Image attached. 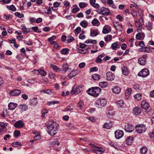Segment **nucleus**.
<instances>
[{"label": "nucleus", "instance_id": "1", "mask_svg": "<svg viewBox=\"0 0 154 154\" xmlns=\"http://www.w3.org/2000/svg\"><path fill=\"white\" fill-rule=\"evenodd\" d=\"M58 125L55 122H52L51 124H48L47 125L48 130V132L51 136L55 135L58 131L57 127Z\"/></svg>", "mask_w": 154, "mask_h": 154}, {"label": "nucleus", "instance_id": "2", "mask_svg": "<svg viewBox=\"0 0 154 154\" xmlns=\"http://www.w3.org/2000/svg\"><path fill=\"white\" fill-rule=\"evenodd\" d=\"M101 90V88L99 87H92L89 88L86 92L89 95L94 97H97L100 94Z\"/></svg>", "mask_w": 154, "mask_h": 154}, {"label": "nucleus", "instance_id": "3", "mask_svg": "<svg viewBox=\"0 0 154 154\" xmlns=\"http://www.w3.org/2000/svg\"><path fill=\"white\" fill-rule=\"evenodd\" d=\"M97 12L99 14L105 16H108L110 14L109 10L104 7H102L97 9Z\"/></svg>", "mask_w": 154, "mask_h": 154}, {"label": "nucleus", "instance_id": "4", "mask_svg": "<svg viewBox=\"0 0 154 154\" xmlns=\"http://www.w3.org/2000/svg\"><path fill=\"white\" fill-rule=\"evenodd\" d=\"M106 103V101L105 99L100 98L96 101V105L97 107L101 108L105 106Z\"/></svg>", "mask_w": 154, "mask_h": 154}, {"label": "nucleus", "instance_id": "5", "mask_svg": "<svg viewBox=\"0 0 154 154\" xmlns=\"http://www.w3.org/2000/svg\"><path fill=\"white\" fill-rule=\"evenodd\" d=\"M136 129L138 133H142L145 131L146 128L145 125L143 124H140L136 126Z\"/></svg>", "mask_w": 154, "mask_h": 154}, {"label": "nucleus", "instance_id": "6", "mask_svg": "<svg viewBox=\"0 0 154 154\" xmlns=\"http://www.w3.org/2000/svg\"><path fill=\"white\" fill-rule=\"evenodd\" d=\"M82 88L83 87L82 86H74L72 87L71 93L75 94H79L83 91Z\"/></svg>", "mask_w": 154, "mask_h": 154}, {"label": "nucleus", "instance_id": "7", "mask_svg": "<svg viewBox=\"0 0 154 154\" xmlns=\"http://www.w3.org/2000/svg\"><path fill=\"white\" fill-rule=\"evenodd\" d=\"M149 70L146 68L142 69L138 74L140 76L145 77L149 75Z\"/></svg>", "mask_w": 154, "mask_h": 154}, {"label": "nucleus", "instance_id": "8", "mask_svg": "<svg viewBox=\"0 0 154 154\" xmlns=\"http://www.w3.org/2000/svg\"><path fill=\"white\" fill-rule=\"evenodd\" d=\"M147 57L146 55H144L142 57H140L138 60V63L141 65H144L146 63V58Z\"/></svg>", "mask_w": 154, "mask_h": 154}, {"label": "nucleus", "instance_id": "9", "mask_svg": "<svg viewBox=\"0 0 154 154\" xmlns=\"http://www.w3.org/2000/svg\"><path fill=\"white\" fill-rule=\"evenodd\" d=\"M106 79L107 80L111 81H113L115 78V75L113 73L111 72H108L106 74Z\"/></svg>", "mask_w": 154, "mask_h": 154}, {"label": "nucleus", "instance_id": "10", "mask_svg": "<svg viewBox=\"0 0 154 154\" xmlns=\"http://www.w3.org/2000/svg\"><path fill=\"white\" fill-rule=\"evenodd\" d=\"M115 137L117 139H119L123 136L124 133L122 130H117L115 131Z\"/></svg>", "mask_w": 154, "mask_h": 154}, {"label": "nucleus", "instance_id": "11", "mask_svg": "<svg viewBox=\"0 0 154 154\" xmlns=\"http://www.w3.org/2000/svg\"><path fill=\"white\" fill-rule=\"evenodd\" d=\"M124 128H125V130L127 132H131L134 130V128L130 124H127L125 125Z\"/></svg>", "mask_w": 154, "mask_h": 154}, {"label": "nucleus", "instance_id": "12", "mask_svg": "<svg viewBox=\"0 0 154 154\" xmlns=\"http://www.w3.org/2000/svg\"><path fill=\"white\" fill-rule=\"evenodd\" d=\"M96 149H93V151L94 152L97 154H102L101 152H104L105 151V149L100 147H96Z\"/></svg>", "mask_w": 154, "mask_h": 154}, {"label": "nucleus", "instance_id": "13", "mask_svg": "<svg viewBox=\"0 0 154 154\" xmlns=\"http://www.w3.org/2000/svg\"><path fill=\"white\" fill-rule=\"evenodd\" d=\"M111 31V28L109 25H106L104 26L102 32L103 34H106Z\"/></svg>", "mask_w": 154, "mask_h": 154}, {"label": "nucleus", "instance_id": "14", "mask_svg": "<svg viewBox=\"0 0 154 154\" xmlns=\"http://www.w3.org/2000/svg\"><path fill=\"white\" fill-rule=\"evenodd\" d=\"M24 125L23 122L21 120H19L15 123L14 126L16 128H22Z\"/></svg>", "mask_w": 154, "mask_h": 154}, {"label": "nucleus", "instance_id": "15", "mask_svg": "<svg viewBox=\"0 0 154 154\" xmlns=\"http://www.w3.org/2000/svg\"><path fill=\"white\" fill-rule=\"evenodd\" d=\"M21 92V91L20 90L15 89L11 91L10 92L9 94L10 96H16L19 95Z\"/></svg>", "mask_w": 154, "mask_h": 154}, {"label": "nucleus", "instance_id": "16", "mask_svg": "<svg viewBox=\"0 0 154 154\" xmlns=\"http://www.w3.org/2000/svg\"><path fill=\"white\" fill-rule=\"evenodd\" d=\"M112 90L113 93L115 94H119L120 92L121 89L119 87L115 86L113 87Z\"/></svg>", "mask_w": 154, "mask_h": 154}, {"label": "nucleus", "instance_id": "17", "mask_svg": "<svg viewBox=\"0 0 154 154\" xmlns=\"http://www.w3.org/2000/svg\"><path fill=\"white\" fill-rule=\"evenodd\" d=\"M141 112V108L138 107H136L133 109V113L136 115H140Z\"/></svg>", "mask_w": 154, "mask_h": 154}, {"label": "nucleus", "instance_id": "18", "mask_svg": "<svg viewBox=\"0 0 154 154\" xmlns=\"http://www.w3.org/2000/svg\"><path fill=\"white\" fill-rule=\"evenodd\" d=\"M134 138L131 136L128 137L125 140L126 143L128 145H131L133 143Z\"/></svg>", "mask_w": 154, "mask_h": 154}, {"label": "nucleus", "instance_id": "19", "mask_svg": "<svg viewBox=\"0 0 154 154\" xmlns=\"http://www.w3.org/2000/svg\"><path fill=\"white\" fill-rule=\"evenodd\" d=\"M17 105L16 103H10L8 105V109L13 110L17 106Z\"/></svg>", "mask_w": 154, "mask_h": 154}, {"label": "nucleus", "instance_id": "20", "mask_svg": "<svg viewBox=\"0 0 154 154\" xmlns=\"http://www.w3.org/2000/svg\"><path fill=\"white\" fill-rule=\"evenodd\" d=\"M122 74L125 75H127L129 73L128 68L125 66H123L122 69Z\"/></svg>", "mask_w": 154, "mask_h": 154}, {"label": "nucleus", "instance_id": "21", "mask_svg": "<svg viewBox=\"0 0 154 154\" xmlns=\"http://www.w3.org/2000/svg\"><path fill=\"white\" fill-rule=\"evenodd\" d=\"M149 105L148 103L145 101H143L141 102V107L144 109H147L149 107Z\"/></svg>", "mask_w": 154, "mask_h": 154}, {"label": "nucleus", "instance_id": "22", "mask_svg": "<svg viewBox=\"0 0 154 154\" xmlns=\"http://www.w3.org/2000/svg\"><path fill=\"white\" fill-rule=\"evenodd\" d=\"M30 105L32 106H35L38 103L37 98L34 97L31 99L30 100Z\"/></svg>", "mask_w": 154, "mask_h": 154}, {"label": "nucleus", "instance_id": "23", "mask_svg": "<svg viewBox=\"0 0 154 154\" xmlns=\"http://www.w3.org/2000/svg\"><path fill=\"white\" fill-rule=\"evenodd\" d=\"M104 56L105 54L103 53L98 56L95 60V62L97 63H100L102 61V59H101V58L103 57Z\"/></svg>", "mask_w": 154, "mask_h": 154}, {"label": "nucleus", "instance_id": "24", "mask_svg": "<svg viewBox=\"0 0 154 154\" xmlns=\"http://www.w3.org/2000/svg\"><path fill=\"white\" fill-rule=\"evenodd\" d=\"M91 23L94 26H98L100 24V23L99 20L96 18H94L91 22Z\"/></svg>", "mask_w": 154, "mask_h": 154}, {"label": "nucleus", "instance_id": "25", "mask_svg": "<svg viewBox=\"0 0 154 154\" xmlns=\"http://www.w3.org/2000/svg\"><path fill=\"white\" fill-rule=\"evenodd\" d=\"M96 0H90V2L91 5L95 8H98L99 5L97 3H95Z\"/></svg>", "mask_w": 154, "mask_h": 154}, {"label": "nucleus", "instance_id": "26", "mask_svg": "<svg viewBox=\"0 0 154 154\" xmlns=\"http://www.w3.org/2000/svg\"><path fill=\"white\" fill-rule=\"evenodd\" d=\"M116 104L118 107L122 108L124 105V102L122 100H120L116 101Z\"/></svg>", "mask_w": 154, "mask_h": 154}, {"label": "nucleus", "instance_id": "27", "mask_svg": "<svg viewBox=\"0 0 154 154\" xmlns=\"http://www.w3.org/2000/svg\"><path fill=\"white\" fill-rule=\"evenodd\" d=\"M91 77L94 80L98 81L100 79V76L99 75L96 73L92 75Z\"/></svg>", "mask_w": 154, "mask_h": 154}, {"label": "nucleus", "instance_id": "28", "mask_svg": "<svg viewBox=\"0 0 154 154\" xmlns=\"http://www.w3.org/2000/svg\"><path fill=\"white\" fill-rule=\"evenodd\" d=\"M18 107L19 109L22 111H25L28 109L27 106L25 104L20 105Z\"/></svg>", "mask_w": 154, "mask_h": 154}, {"label": "nucleus", "instance_id": "29", "mask_svg": "<svg viewBox=\"0 0 154 154\" xmlns=\"http://www.w3.org/2000/svg\"><path fill=\"white\" fill-rule=\"evenodd\" d=\"M111 48L113 50H116L119 48V46L118 45L117 42H116L112 44Z\"/></svg>", "mask_w": 154, "mask_h": 154}, {"label": "nucleus", "instance_id": "30", "mask_svg": "<svg viewBox=\"0 0 154 154\" xmlns=\"http://www.w3.org/2000/svg\"><path fill=\"white\" fill-rule=\"evenodd\" d=\"M99 86L102 88H105L108 86V82H100L99 83Z\"/></svg>", "mask_w": 154, "mask_h": 154}, {"label": "nucleus", "instance_id": "31", "mask_svg": "<svg viewBox=\"0 0 154 154\" xmlns=\"http://www.w3.org/2000/svg\"><path fill=\"white\" fill-rule=\"evenodd\" d=\"M98 30H93L91 31L90 35L91 36L95 37L98 34Z\"/></svg>", "mask_w": 154, "mask_h": 154}, {"label": "nucleus", "instance_id": "32", "mask_svg": "<svg viewBox=\"0 0 154 154\" xmlns=\"http://www.w3.org/2000/svg\"><path fill=\"white\" fill-rule=\"evenodd\" d=\"M77 74V72L75 71H72L69 74L68 76L69 77L72 78L76 75Z\"/></svg>", "mask_w": 154, "mask_h": 154}, {"label": "nucleus", "instance_id": "33", "mask_svg": "<svg viewBox=\"0 0 154 154\" xmlns=\"http://www.w3.org/2000/svg\"><path fill=\"white\" fill-rule=\"evenodd\" d=\"M69 69L68 65L67 64H64L63 66L62 71L63 73H65Z\"/></svg>", "mask_w": 154, "mask_h": 154}, {"label": "nucleus", "instance_id": "34", "mask_svg": "<svg viewBox=\"0 0 154 154\" xmlns=\"http://www.w3.org/2000/svg\"><path fill=\"white\" fill-rule=\"evenodd\" d=\"M147 151V149L146 147H142L140 149V151L141 154H146Z\"/></svg>", "mask_w": 154, "mask_h": 154}, {"label": "nucleus", "instance_id": "35", "mask_svg": "<svg viewBox=\"0 0 154 154\" xmlns=\"http://www.w3.org/2000/svg\"><path fill=\"white\" fill-rule=\"evenodd\" d=\"M80 24L83 27L86 28L88 26V23L87 21L83 20L81 22Z\"/></svg>", "mask_w": 154, "mask_h": 154}, {"label": "nucleus", "instance_id": "36", "mask_svg": "<svg viewBox=\"0 0 154 154\" xmlns=\"http://www.w3.org/2000/svg\"><path fill=\"white\" fill-rule=\"evenodd\" d=\"M115 27L116 30L119 31H122L123 29V27L121 24H118L116 26H115Z\"/></svg>", "mask_w": 154, "mask_h": 154}, {"label": "nucleus", "instance_id": "37", "mask_svg": "<svg viewBox=\"0 0 154 154\" xmlns=\"http://www.w3.org/2000/svg\"><path fill=\"white\" fill-rule=\"evenodd\" d=\"M12 145L14 147H17L21 146V143L18 141H16L12 143Z\"/></svg>", "mask_w": 154, "mask_h": 154}, {"label": "nucleus", "instance_id": "38", "mask_svg": "<svg viewBox=\"0 0 154 154\" xmlns=\"http://www.w3.org/2000/svg\"><path fill=\"white\" fill-rule=\"evenodd\" d=\"M69 50L68 48H64L61 51V53L63 54H68Z\"/></svg>", "mask_w": 154, "mask_h": 154}, {"label": "nucleus", "instance_id": "39", "mask_svg": "<svg viewBox=\"0 0 154 154\" xmlns=\"http://www.w3.org/2000/svg\"><path fill=\"white\" fill-rule=\"evenodd\" d=\"M51 66L55 72H59L61 71L60 69L58 68L57 66L54 65H51Z\"/></svg>", "mask_w": 154, "mask_h": 154}, {"label": "nucleus", "instance_id": "40", "mask_svg": "<svg viewBox=\"0 0 154 154\" xmlns=\"http://www.w3.org/2000/svg\"><path fill=\"white\" fill-rule=\"evenodd\" d=\"M113 3V1L112 0H107V3L109 5H111L113 8H116V7L115 6Z\"/></svg>", "mask_w": 154, "mask_h": 154}, {"label": "nucleus", "instance_id": "41", "mask_svg": "<svg viewBox=\"0 0 154 154\" xmlns=\"http://www.w3.org/2000/svg\"><path fill=\"white\" fill-rule=\"evenodd\" d=\"M132 91L131 88H129L125 91V95L126 97H128L130 95Z\"/></svg>", "mask_w": 154, "mask_h": 154}, {"label": "nucleus", "instance_id": "42", "mask_svg": "<svg viewBox=\"0 0 154 154\" xmlns=\"http://www.w3.org/2000/svg\"><path fill=\"white\" fill-rule=\"evenodd\" d=\"M112 39V36L111 35H107V36L104 37V39L106 42H107L110 41Z\"/></svg>", "mask_w": 154, "mask_h": 154}, {"label": "nucleus", "instance_id": "43", "mask_svg": "<svg viewBox=\"0 0 154 154\" xmlns=\"http://www.w3.org/2000/svg\"><path fill=\"white\" fill-rule=\"evenodd\" d=\"M39 74L42 76H45L46 75V72L43 70H37Z\"/></svg>", "mask_w": 154, "mask_h": 154}, {"label": "nucleus", "instance_id": "44", "mask_svg": "<svg viewBox=\"0 0 154 154\" xmlns=\"http://www.w3.org/2000/svg\"><path fill=\"white\" fill-rule=\"evenodd\" d=\"M111 127V123H108L106 122L104 124L103 126V128H105L107 129H109Z\"/></svg>", "mask_w": 154, "mask_h": 154}, {"label": "nucleus", "instance_id": "45", "mask_svg": "<svg viewBox=\"0 0 154 154\" xmlns=\"http://www.w3.org/2000/svg\"><path fill=\"white\" fill-rule=\"evenodd\" d=\"M14 15L18 17L19 18H22L24 17V15L22 14H21L19 12H16L14 13Z\"/></svg>", "mask_w": 154, "mask_h": 154}, {"label": "nucleus", "instance_id": "46", "mask_svg": "<svg viewBox=\"0 0 154 154\" xmlns=\"http://www.w3.org/2000/svg\"><path fill=\"white\" fill-rule=\"evenodd\" d=\"M13 17V16L12 15L10 14L9 15H6V14H4V15L3 18L7 20H8L10 19H11Z\"/></svg>", "mask_w": 154, "mask_h": 154}, {"label": "nucleus", "instance_id": "47", "mask_svg": "<svg viewBox=\"0 0 154 154\" xmlns=\"http://www.w3.org/2000/svg\"><path fill=\"white\" fill-rule=\"evenodd\" d=\"M79 8L76 5L75 6H74V8L72 10V12L73 13H76L77 12L79 11Z\"/></svg>", "mask_w": 154, "mask_h": 154}, {"label": "nucleus", "instance_id": "48", "mask_svg": "<svg viewBox=\"0 0 154 154\" xmlns=\"http://www.w3.org/2000/svg\"><path fill=\"white\" fill-rule=\"evenodd\" d=\"M134 97L135 98L138 100H140L141 99L142 97L141 94H137L134 95Z\"/></svg>", "mask_w": 154, "mask_h": 154}, {"label": "nucleus", "instance_id": "49", "mask_svg": "<svg viewBox=\"0 0 154 154\" xmlns=\"http://www.w3.org/2000/svg\"><path fill=\"white\" fill-rule=\"evenodd\" d=\"M8 112L7 110H4L2 113L1 114V116L3 117H5L8 116Z\"/></svg>", "mask_w": 154, "mask_h": 154}, {"label": "nucleus", "instance_id": "50", "mask_svg": "<svg viewBox=\"0 0 154 154\" xmlns=\"http://www.w3.org/2000/svg\"><path fill=\"white\" fill-rule=\"evenodd\" d=\"M81 28L79 27H78L76 28L75 30H74V32L75 34L77 33V34H78L81 32Z\"/></svg>", "mask_w": 154, "mask_h": 154}, {"label": "nucleus", "instance_id": "51", "mask_svg": "<svg viewBox=\"0 0 154 154\" xmlns=\"http://www.w3.org/2000/svg\"><path fill=\"white\" fill-rule=\"evenodd\" d=\"M146 27L148 30H150L152 28V23L150 22H148L146 24Z\"/></svg>", "mask_w": 154, "mask_h": 154}, {"label": "nucleus", "instance_id": "52", "mask_svg": "<svg viewBox=\"0 0 154 154\" xmlns=\"http://www.w3.org/2000/svg\"><path fill=\"white\" fill-rule=\"evenodd\" d=\"M79 7L81 8H83L87 6V4L85 2H80L79 4Z\"/></svg>", "mask_w": 154, "mask_h": 154}, {"label": "nucleus", "instance_id": "53", "mask_svg": "<svg viewBox=\"0 0 154 154\" xmlns=\"http://www.w3.org/2000/svg\"><path fill=\"white\" fill-rule=\"evenodd\" d=\"M59 103V102L58 101H51L48 102L47 103V104L49 106L51 104H57Z\"/></svg>", "mask_w": 154, "mask_h": 154}, {"label": "nucleus", "instance_id": "54", "mask_svg": "<svg viewBox=\"0 0 154 154\" xmlns=\"http://www.w3.org/2000/svg\"><path fill=\"white\" fill-rule=\"evenodd\" d=\"M9 10H11L12 11H16V9L15 7L13 5H12L8 8V6H7Z\"/></svg>", "mask_w": 154, "mask_h": 154}, {"label": "nucleus", "instance_id": "55", "mask_svg": "<svg viewBox=\"0 0 154 154\" xmlns=\"http://www.w3.org/2000/svg\"><path fill=\"white\" fill-rule=\"evenodd\" d=\"M84 103L82 100H80L78 103L77 106L81 109L84 106Z\"/></svg>", "mask_w": 154, "mask_h": 154}, {"label": "nucleus", "instance_id": "56", "mask_svg": "<svg viewBox=\"0 0 154 154\" xmlns=\"http://www.w3.org/2000/svg\"><path fill=\"white\" fill-rule=\"evenodd\" d=\"M32 29L35 32H37L40 33L41 32V31L38 30V28L37 26L32 27Z\"/></svg>", "mask_w": 154, "mask_h": 154}, {"label": "nucleus", "instance_id": "57", "mask_svg": "<svg viewBox=\"0 0 154 154\" xmlns=\"http://www.w3.org/2000/svg\"><path fill=\"white\" fill-rule=\"evenodd\" d=\"M135 24L137 26L139 27L142 26V23L139 20L138 21H135Z\"/></svg>", "mask_w": 154, "mask_h": 154}, {"label": "nucleus", "instance_id": "58", "mask_svg": "<svg viewBox=\"0 0 154 154\" xmlns=\"http://www.w3.org/2000/svg\"><path fill=\"white\" fill-rule=\"evenodd\" d=\"M98 69L96 67H91L90 69V72H93L94 71H97L98 70Z\"/></svg>", "mask_w": 154, "mask_h": 154}, {"label": "nucleus", "instance_id": "59", "mask_svg": "<svg viewBox=\"0 0 154 154\" xmlns=\"http://www.w3.org/2000/svg\"><path fill=\"white\" fill-rule=\"evenodd\" d=\"M0 126L2 127L3 129H4L6 128V127L7 126V125L3 122H0Z\"/></svg>", "mask_w": 154, "mask_h": 154}, {"label": "nucleus", "instance_id": "60", "mask_svg": "<svg viewBox=\"0 0 154 154\" xmlns=\"http://www.w3.org/2000/svg\"><path fill=\"white\" fill-rule=\"evenodd\" d=\"M140 34V33H138L136 34V37L137 39L138 40L143 39Z\"/></svg>", "mask_w": 154, "mask_h": 154}, {"label": "nucleus", "instance_id": "61", "mask_svg": "<svg viewBox=\"0 0 154 154\" xmlns=\"http://www.w3.org/2000/svg\"><path fill=\"white\" fill-rule=\"evenodd\" d=\"M20 132L18 130L15 131L14 132V135L15 137H18L20 135Z\"/></svg>", "mask_w": 154, "mask_h": 154}, {"label": "nucleus", "instance_id": "62", "mask_svg": "<svg viewBox=\"0 0 154 154\" xmlns=\"http://www.w3.org/2000/svg\"><path fill=\"white\" fill-rule=\"evenodd\" d=\"M55 76V74L52 72H50L48 75L49 77L51 79H54Z\"/></svg>", "mask_w": 154, "mask_h": 154}, {"label": "nucleus", "instance_id": "63", "mask_svg": "<svg viewBox=\"0 0 154 154\" xmlns=\"http://www.w3.org/2000/svg\"><path fill=\"white\" fill-rule=\"evenodd\" d=\"M41 138V136L39 134H38V133L36 134L34 137V139L35 140H38L40 139Z\"/></svg>", "mask_w": 154, "mask_h": 154}, {"label": "nucleus", "instance_id": "64", "mask_svg": "<svg viewBox=\"0 0 154 154\" xmlns=\"http://www.w3.org/2000/svg\"><path fill=\"white\" fill-rule=\"evenodd\" d=\"M149 135L150 138L152 139H154V130H153L149 133Z\"/></svg>", "mask_w": 154, "mask_h": 154}]
</instances>
